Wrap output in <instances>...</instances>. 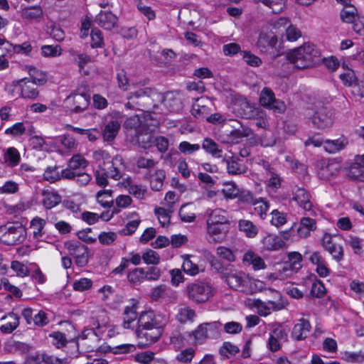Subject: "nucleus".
I'll use <instances>...</instances> for the list:
<instances>
[{
    "instance_id": "nucleus-1",
    "label": "nucleus",
    "mask_w": 364,
    "mask_h": 364,
    "mask_svg": "<svg viewBox=\"0 0 364 364\" xmlns=\"http://www.w3.org/2000/svg\"><path fill=\"white\" fill-rule=\"evenodd\" d=\"M166 97L156 88L146 87L130 92L127 97V102L124 106L129 109L149 112L158 108L159 104H161Z\"/></svg>"
},
{
    "instance_id": "nucleus-2",
    "label": "nucleus",
    "mask_w": 364,
    "mask_h": 364,
    "mask_svg": "<svg viewBox=\"0 0 364 364\" xmlns=\"http://www.w3.org/2000/svg\"><path fill=\"white\" fill-rule=\"evenodd\" d=\"M228 286L236 291H240L247 294H252L257 291H261L264 285V282L250 278L244 272L230 268L225 276Z\"/></svg>"
},
{
    "instance_id": "nucleus-3",
    "label": "nucleus",
    "mask_w": 364,
    "mask_h": 364,
    "mask_svg": "<svg viewBox=\"0 0 364 364\" xmlns=\"http://www.w3.org/2000/svg\"><path fill=\"white\" fill-rule=\"evenodd\" d=\"M320 51L314 44L304 43L287 55L289 62L298 69H306L319 61Z\"/></svg>"
},
{
    "instance_id": "nucleus-4",
    "label": "nucleus",
    "mask_w": 364,
    "mask_h": 364,
    "mask_svg": "<svg viewBox=\"0 0 364 364\" xmlns=\"http://www.w3.org/2000/svg\"><path fill=\"white\" fill-rule=\"evenodd\" d=\"M219 322L203 323L190 333L188 336L193 338L195 344H203L207 339H215L220 336Z\"/></svg>"
},
{
    "instance_id": "nucleus-5",
    "label": "nucleus",
    "mask_w": 364,
    "mask_h": 364,
    "mask_svg": "<svg viewBox=\"0 0 364 364\" xmlns=\"http://www.w3.org/2000/svg\"><path fill=\"white\" fill-rule=\"evenodd\" d=\"M186 290L189 299L198 304L207 301L212 296V287L202 282L188 284Z\"/></svg>"
},
{
    "instance_id": "nucleus-6",
    "label": "nucleus",
    "mask_w": 364,
    "mask_h": 364,
    "mask_svg": "<svg viewBox=\"0 0 364 364\" xmlns=\"http://www.w3.org/2000/svg\"><path fill=\"white\" fill-rule=\"evenodd\" d=\"M0 240L6 245H15L23 242L26 230L22 225H12L1 229Z\"/></svg>"
},
{
    "instance_id": "nucleus-7",
    "label": "nucleus",
    "mask_w": 364,
    "mask_h": 364,
    "mask_svg": "<svg viewBox=\"0 0 364 364\" xmlns=\"http://www.w3.org/2000/svg\"><path fill=\"white\" fill-rule=\"evenodd\" d=\"M65 107L71 112L80 113L85 111L90 103V95L86 92H72L65 100Z\"/></svg>"
},
{
    "instance_id": "nucleus-8",
    "label": "nucleus",
    "mask_w": 364,
    "mask_h": 364,
    "mask_svg": "<svg viewBox=\"0 0 364 364\" xmlns=\"http://www.w3.org/2000/svg\"><path fill=\"white\" fill-rule=\"evenodd\" d=\"M70 255L75 259L78 267H85L88 262V247L78 241H67L64 243Z\"/></svg>"
},
{
    "instance_id": "nucleus-9",
    "label": "nucleus",
    "mask_w": 364,
    "mask_h": 364,
    "mask_svg": "<svg viewBox=\"0 0 364 364\" xmlns=\"http://www.w3.org/2000/svg\"><path fill=\"white\" fill-rule=\"evenodd\" d=\"M310 120L314 127L325 130L333 124V112L327 107H322L315 112Z\"/></svg>"
},
{
    "instance_id": "nucleus-10",
    "label": "nucleus",
    "mask_w": 364,
    "mask_h": 364,
    "mask_svg": "<svg viewBox=\"0 0 364 364\" xmlns=\"http://www.w3.org/2000/svg\"><path fill=\"white\" fill-rule=\"evenodd\" d=\"M277 43V37L272 33H261L257 41V46L261 52L269 53L276 58L279 55Z\"/></svg>"
},
{
    "instance_id": "nucleus-11",
    "label": "nucleus",
    "mask_w": 364,
    "mask_h": 364,
    "mask_svg": "<svg viewBox=\"0 0 364 364\" xmlns=\"http://www.w3.org/2000/svg\"><path fill=\"white\" fill-rule=\"evenodd\" d=\"M163 331V325H160L138 328L136 331V333L139 339H144V341H141V345L149 346L159 339L162 335Z\"/></svg>"
},
{
    "instance_id": "nucleus-12",
    "label": "nucleus",
    "mask_w": 364,
    "mask_h": 364,
    "mask_svg": "<svg viewBox=\"0 0 364 364\" xmlns=\"http://www.w3.org/2000/svg\"><path fill=\"white\" fill-rule=\"evenodd\" d=\"M259 102L261 105L270 109H274L279 112H282L286 109L285 104L275 98L274 93L269 87H264L259 95Z\"/></svg>"
},
{
    "instance_id": "nucleus-13",
    "label": "nucleus",
    "mask_w": 364,
    "mask_h": 364,
    "mask_svg": "<svg viewBox=\"0 0 364 364\" xmlns=\"http://www.w3.org/2000/svg\"><path fill=\"white\" fill-rule=\"evenodd\" d=\"M37 85V84L31 82V80L25 77L18 80L13 81L11 86L14 87V88L9 92H13L15 89L20 87L21 95L22 97L34 100L39 94Z\"/></svg>"
},
{
    "instance_id": "nucleus-14",
    "label": "nucleus",
    "mask_w": 364,
    "mask_h": 364,
    "mask_svg": "<svg viewBox=\"0 0 364 364\" xmlns=\"http://www.w3.org/2000/svg\"><path fill=\"white\" fill-rule=\"evenodd\" d=\"M229 229V224L216 225L207 223V231L209 235L208 241L214 243L223 242L225 239Z\"/></svg>"
},
{
    "instance_id": "nucleus-15",
    "label": "nucleus",
    "mask_w": 364,
    "mask_h": 364,
    "mask_svg": "<svg viewBox=\"0 0 364 364\" xmlns=\"http://www.w3.org/2000/svg\"><path fill=\"white\" fill-rule=\"evenodd\" d=\"M117 17L108 11H100V12L96 16L95 22L107 30H112L117 23Z\"/></svg>"
},
{
    "instance_id": "nucleus-16",
    "label": "nucleus",
    "mask_w": 364,
    "mask_h": 364,
    "mask_svg": "<svg viewBox=\"0 0 364 364\" xmlns=\"http://www.w3.org/2000/svg\"><path fill=\"white\" fill-rule=\"evenodd\" d=\"M348 176L353 180L364 181V154L357 156L349 168Z\"/></svg>"
},
{
    "instance_id": "nucleus-17",
    "label": "nucleus",
    "mask_w": 364,
    "mask_h": 364,
    "mask_svg": "<svg viewBox=\"0 0 364 364\" xmlns=\"http://www.w3.org/2000/svg\"><path fill=\"white\" fill-rule=\"evenodd\" d=\"M309 321L304 318H301L299 323H296L291 331V336L296 341L304 340L311 330Z\"/></svg>"
},
{
    "instance_id": "nucleus-18",
    "label": "nucleus",
    "mask_w": 364,
    "mask_h": 364,
    "mask_svg": "<svg viewBox=\"0 0 364 364\" xmlns=\"http://www.w3.org/2000/svg\"><path fill=\"white\" fill-rule=\"evenodd\" d=\"M256 304L259 309H260V315L267 316L270 314V311H279L285 308L287 303L282 300L278 301H268L267 302H263L260 300L256 301Z\"/></svg>"
},
{
    "instance_id": "nucleus-19",
    "label": "nucleus",
    "mask_w": 364,
    "mask_h": 364,
    "mask_svg": "<svg viewBox=\"0 0 364 364\" xmlns=\"http://www.w3.org/2000/svg\"><path fill=\"white\" fill-rule=\"evenodd\" d=\"M227 164V171L229 174L237 175L245 173L247 171V166L240 159L234 156L225 158L223 160Z\"/></svg>"
},
{
    "instance_id": "nucleus-20",
    "label": "nucleus",
    "mask_w": 364,
    "mask_h": 364,
    "mask_svg": "<svg viewBox=\"0 0 364 364\" xmlns=\"http://www.w3.org/2000/svg\"><path fill=\"white\" fill-rule=\"evenodd\" d=\"M294 199L300 207L305 210H310L312 203L310 201L309 193L303 188H296L294 191Z\"/></svg>"
},
{
    "instance_id": "nucleus-21",
    "label": "nucleus",
    "mask_w": 364,
    "mask_h": 364,
    "mask_svg": "<svg viewBox=\"0 0 364 364\" xmlns=\"http://www.w3.org/2000/svg\"><path fill=\"white\" fill-rule=\"evenodd\" d=\"M30 346L23 342L16 341L13 338L8 339L4 344V350L8 353H26Z\"/></svg>"
},
{
    "instance_id": "nucleus-22",
    "label": "nucleus",
    "mask_w": 364,
    "mask_h": 364,
    "mask_svg": "<svg viewBox=\"0 0 364 364\" xmlns=\"http://www.w3.org/2000/svg\"><path fill=\"white\" fill-rule=\"evenodd\" d=\"M162 325L158 321L152 311H146L141 313L138 319V328L156 326Z\"/></svg>"
},
{
    "instance_id": "nucleus-23",
    "label": "nucleus",
    "mask_w": 364,
    "mask_h": 364,
    "mask_svg": "<svg viewBox=\"0 0 364 364\" xmlns=\"http://www.w3.org/2000/svg\"><path fill=\"white\" fill-rule=\"evenodd\" d=\"M264 247L268 250H278L285 245L284 240L279 236L269 234L262 240Z\"/></svg>"
},
{
    "instance_id": "nucleus-24",
    "label": "nucleus",
    "mask_w": 364,
    "mask_h": 364,
    "mask_svg": "<svg viewBox=\"0 0 364 364\" xmlns=\"http://www.w3.org/2000/svg\"><path fill=\"white\" fill-rule=\"evenodd\" d=\"M9 319V321L0 327V331L3 333H11L19 325V317L17 314L10 312L7 315L4 316L1 320Z\"/></svg>"
},
{
    "instance_id": "nucleus-25",
    "label": "nucleus",
    "mask_w": 364,
    "mask_h": 364,
    "mask_svg": "<svg viewBox=\"0 0 364 364\" xmlns=\"http://www.w3.org/2000/svg\"><path fill=\"white\" fill-rule=\"evenodd\" d=\"M120 123L117 120H112L107 124L103 130V139L106 141H113L120 129Z\"/></svg>"
},
{
    "instance_id": "nucleus-26",
    "label": "nucleus",
    "mask_w": 364,
    "mask_h": 364,
    "mask_svg": "<svg viewBox=\"0 0 364 364\" xmlns=\"http://www.w3.org/2000/svg\"><path fill=\"white\" fill-rule=\"evenodd\" d=\"M33 360L36 364H65L66 363V358L60 359L46 353H38L33 357Z\"/></svg>"
},
{
    "instance_id": "nucleus-27",
    "label": "nucleus",
    "mask_w": 364,
    "mask_h": 364,
    "mask_svg": "<svg viewBox=\"0 0 364 364\" xmlns=\"http://www.w3.org/2000/svg\"><path fill=\"white\" fill-rule=\"evenodd\" d=\"M202 148L214 157L220 158L222 156L223 150L220 149L219 145L210 138L203 139Z\"/></svg>"
},
{
    "instance_id": "nucleus-28",
    "label": "nucleus",
    "mask_w": 364,
    "mask_h": 364,
    "mask_svg": "<svg viewBox=\"0 0 364 364\" xmlns=\"http://www.w3.org/2000/svg\"><path fill=\"white\" fill-rule=\"evenodd\" d=\"M226 215V211L222 209H215L210 213L207 220V223H215L216 225H230V221Z\"/></svg>"
},
{
    "instance_id": "nucleus-29",
    "label": "nucleus",
    "mask_w": 364,
    "mask_h": 364,
    "mask_svg": "<svg viewBox=\"0 0 364 364\" xmlns=\"http://www.w3.org/2000/svg\"><path fill=\"white\" fill-rule=\"evenodd\" d=\"M43 204L47 209H51L61 202V197L56 192L43 191Z\"/></svg>"
},
{
    "instance_id": "nucleus-30",
    "label": "nucleus",
    "mask_w": 364,
    "mask_h": 364,
    "mask_svg": "<svg viewBox=\"0 0 364 364\" xmlns=\"http://www.w3.org/2000/svg\"><path fill=\"white\" fill-rule=\"evenodd\" d=\"M21 16L29 21L38 20L43 16V10L40 6L27 7L22 10Z\"/></svg>"
},
{
    "instance_id": "nucleus-31",
    "label": "nucleus",
    "mask_w": 364,
    "mask_h": 364,
    "mask_svg": "<svg viewBox=\"0 0 364 364\" xmlns=\"http://www.w3.org/2000/svg\"><path fill=\"white\" fill-rule=\"evenodd\" d=\"M136 141L138 145L143 149H149L154 144V137L148 132H137L136 134Z\"/></svg>"
},
{
    "instance_id": "nucleus-32",
    "label": "nucleus",
    "mask_w": 364,
    "mask_h": 364,
    "mask_svg": "<svg viewBox=\"0 0 364 364\" xmlns=\"http://www.w3.org/2000/svg\"><path fill=\"white\" fill-rule=\"evenodd\" d=\"M208 262L211 266V267L219 274H221L223 276H225V274L228 273L229 269L232 267V265L228 264L225 265L220 259L217 258L215 256L211 255L208 258Z\"/></svg>"
},
{
    "instance_id": "nucleus-33",
    "label": "nucleus",
    "mask_w": 364,
    "mask_h": 364,
    "mask_svg": "<svg viewBox=\"0 0 364 364\" xmlns=\"http://www.w3.org/2000/svg\"><path fill=\"white\" fill-rule=\"evenodd\" d=\"M195 317V311L188 306L181 308L176 315V318L181 323L193 322Z\"/></svg>"
},
{
    "instance_id": "nucleus-34",
    "label": "nucleus",
    "mask_w": 364,
    "mask_h": 364,
    "mask_svg": "<svg viewBox=\"0 0 364 364\" xmlns=\"http://www.w3.org/2000/svg\"><path fill=\"white\" fill-rule=\"evenodd\" d=\"M235 122L240 124V127L235 128L230 132V136L232 140L237 141L240 139L247 137L252 134V131L250 128L243 126L240 122Z\"/></svg>"
},
{
    "instance_id": "nucleus-35",
    "label": "nucleus",
    "mask_w": 364,
    "mask_h": 364,
    "mask_svg": "<svg viewBox=\"0 0 364 364\" xmlns=\"http://www.w3.org/2000/svg\"><path fill=\"white\" fill-rule=\"evenodd\" d=\"M239 228L241 231L245 232L249 237H254L258 233V229L252 222L246 220H241L239 222Z\"/></svg>"
},
{
    "instance_id": "nucleus-36",
    "label": "nucleus",
    "mask_w": 364,
    "mask_h": 364,
    "mask_svg": "<svg viewBox=\"0 0 364 364\" xmlns=\"http://www.w3.org/2000/svg\"><path fill=\"white\" fill-rule=\"evenodd\" d=\"M289 331L290 328L288 326L282 323H275L273 326L271 334L280 341H287Z\"/></svg>"
},
{
    "instance_id": "nucleus-37",
    "label": "nucleus",
    "mask_w": 364,
    "mask_h": 364,
    "mask_svg": "<svg viewBox=\"0 0 364 364\" xmlns=\"http://www.w3.org/2000/svg\"><path fill=\"white\" fill-rule=\"evenodd\" d=\"M166 178L164 170L159 169L155 172L154 177L151 179V188L155 191H159L163 187V182Z\"/></svg>"
},
{
    "instance_id": "nucleus-38",
    "label": "nucleus",
    "mask_w": 364,
    "mask_h": 364,
    "mask_svg": "<svg viewBox=\"0 0 364 364\" xmlns=\"http://www.w3.org/2000/svg\"><path fill=\"white\" fill-rule=\"evenodd\" d=\"M347 143L346 139L326 140L324 148L326 151L334 153L343 149Z\"/></svg>"
},
{
    "instance_id": "nucleus-39",
    "label": "nucleus",
    "mask_w": 364,
    "mask_h": 364,
    "mask_svg": "<svg viewBox=\"0 0 364 364\" xmlns=\"http://www.w3.org/2000/svg\"><path fill=\"white\" fill-rule=\"evenodd\" d=\"M240 55H242L244 61L249 66L257 68L259 67L262 63V60H261V58L255 55V54L252 53L250 51H240Z\"/></svg>"
},
{
    "instance_id": "nucleus-40",
    "label": "nucleus",
    "mask_w": 364,
    "mask_h": 364,
    "mask_svg": "<svg viewBox=\"0 0 364 364\" xmlns=\"http://www.w3.org/2000/svg\"><path fill=\"white\" fill-rule=\"evenodd\" d=\"M243 259L252 264L255 269H261L265 267L264 260L252 252L245 253Z\"/></svg>"
},
{
    "instance_id": "nucleus-41",
    "label": "nucleus",
    "mask_w": 364,
    "mask_h": 364,
    "mask_svg": "<svg viewBox=\"0 0 364 364\" xmlns=\"http://www.w3.org/2000/svg\"><path fill=\"white\" fill-rule=\"evenodd\" d=\"M163 95L164 97H167L161 103H164V105L170 109V111L176 112L181 108L180 99L174 97L172 92H167L166 94H163Z\"/></svg>"
},
{
    "instance_id": "nucleus-42",
    "label": "nucleus",
    "mask_w": 364,
    "mask_h": 364,
    "mask_svg": "<svg viewBox=\"0 0 364 364\" xmlns=\"http://www.w3.org/2000/svg\"><path fill=\"white\" fill-rule=\"evenodd\" d=\"M210 109L205 105H201L199 103H194L191 108V114L200 119H207L209 114Z\"/></svg>"
},
{
    "instance_id": "nucleus-43",
    "label": "nucleus",
    "mask_w": 364,
    "mask_h": 364,
    "mask_svg": "<svg viewBox=\"0 0 364 364\" xmlns=\"http://www.w3.org/2000/svg\"><path fill=\"white\" fill-rule=\"evenodd\" d=\"M358 16L357 14V9L355 6L351 4L346 6V9H343L341 11V18L343 22L350 23L353 21V20Z\"/></svg>"
},
{
    "instance_id": "nucleus-44",
    "label": "nucleus",
    "mask_w": 364,
    "mask_h": 364,
    "mask_svg": "<svg viewBox=\"0 0 364 364\" xmlns=\"http://www.w3.org/2000/svg\"><path fill=\"white\" fill-rule=\"evenodd\" d=\"M240 352V348L230 342H224L219 350L221 355L226 358L234 356Z\"/></svg>"
},
{
    "instance_id": "nucleus-45",
    "label": "nucleus",
    "mask_w": 364,
    "mask_h": 364,
    "mask_svg": "<svg viewBox=\"0 0 364 364\" xmlns=\"http://www.w3.org/2000/svg\"><path fill=\"white\" fill-rule=\"evenodd\" d=\"M5 161L11 166H16L20 161V154L14 147H10L5 154Z\"/></svg>"
},
{
    "instance_id": "nucleus-46",
    "label": "nucleus",
    "mask_w": 364,
    "mask_h": 364,
    "mask_svg": "<svg viewBox=\"0 0 364 364\" xmlns=\"http://www.w3.org/2000/svg\"><path fill=\"white\" fill-rule=\"evenodd\" d=\"M314 230H309L308 228H305L301 225H294L290 228L289 232H283V237L287 240L292 235L293 232L296 231L300 237H306L309 236L310 232Z\"/></svg>"
},
{
    "instance_id": "nucleus-47",
    "label": "nucleus",
    "mask_w": 364,
    "mask_h": 364,
    "mask_svg": "<svg viewBox=\"0 0 364 364\" xmlns=\"http://www.w3.org/2000/svg\"><path fill=\"white\" fill-rule=\"evenodd\" d=\"M45 225L46 220L38 217L31 220V228L33 229V237L36 239H39L42 236Z\"/></svg>"
},
{
    "instance_id": "nucleus-48",
    "label": "nucleus",
    "mask_w": 364,
    "mask_h": 364,
    "mask_svg": "<svg viewBox=\"0 0 364 364\" xmlns=\"http://www.w3.org/2000/svg\"><path fill=\"white\" fill-rule=\"evenodd\" d=\"M182 257L183 258V270L192 276L197 274L198 273V267L190 259V256L183 255Z\"/></svg>"
},
{
    "instance_id": "nucleus-49",
    "label": "nucleus",
    "mask_w": 364,
    "mask_h": 364,
    "mask_svg": "<svg viewBox=\"0 0 364 364\" xmlns=\"http://www.w3.org/2000/svg\"><path fill=\"white\" fill-rule=\"evenodd\" d=\"M90 36L92 40V48H102L104 46L102 32L99 28H92L90 33Z\"/></svg>"
},
{
    "instance_id": "nucleus-50",
    "label": "nucleus",
    "mask_w": 364,
    "mask_h": 364,
    "mask_svg": "<svg viewBox=\"0 0 364 364\" xmlns=\"http://www.w3.org/2000/svg\"><path fill=\"white\" fill-rule=\"evenodd\" d=\"M41 53L45 57H57L61 55L62 49L58 45H45L41 47Z\"/></svg>"
},
{
    "instance_id": "nucleus-51",
    "label": "nucleus",
    "mask_w": 364,
    "mask_h": 364,
    "mask_svg": "<svg viewBox=\"0 0 364 364\" xmlns=\"http://www.w3.org/2000/svg\"><path fill=\"white\" fill-rule=\"evenodd\" d=\"M29 75L32 80L31 82L36 83L38 85H43L47 82L46 75L42 72L38 71L36 68H32L28 70Z\"/></svg>"
},
{
    "instance_id": "nucleus-52",
    "label": "nucleus",
    "mask_w": 364,
    "mask_h": 364,
    "mask_svg": "<svg viewBox=\"0 0 364 364\" xmlns=\"http://www.w3.org/2000/svg\"><path fill=\"white\" fill-rule=\"evenodd\" d=\"M127 278L133 284H139L145 279L144 269L143 268H135L128 274Z\"/></svg>"
},
{
    "instance_id": "nucleus-53",
    "label": "nucleus",
    "mask_w": 364,
    "mask_h": 364,
    "mask_svg": "<svg viewBox=\"0 0 364 364\" xmlns=\"http://www.w3.org/2000/svg\"><path fill=\"white\" fill-rule=\"evenodd\" d=\"M58 169V167L56 166L48 167L44 171L43 178L50 183L60 180V175Z\"/></svg>"
},
{
    "instance_id": "nucleus-54",
    "label": "nucleus",
    "mask_w": 364,
    "mask_h": 364,
    "mask_svg": "<svg viewBox=\"0 0 364 364\" xmlns=\"http://www.w3.org/2000/svg\"><path fill=\"white\" fill-rule=\"evenodd\" d=\"M217 255L228 262H233L235 261V255L233 252L225 247L220 246L217 248Z\"/></svg>"
},
{
    "instance_id": "nucleus-55",
    "label": "nucleus",
    "mask_w": 364,
    "mask_h": 364,
    "mask_svg": "<svg viewBox=\"0 0 364 364\" xmlns=\"http://www.w3.org/2000/svg\"><path fill=\"white\" fill-rule=\"evenodd\" d=\"M225 187L223 189V193L226 198H235L238 196L240 189L233 182L225 183Z\"/></svg>"
},
{
    "instance_id": "nucleus-56",
    "label": "nucleus",
    "mask_w": 364,
    "mask_h": 364,
    "mask_svg": "<svg viewBox=\"0 0 364 364\" xmlns=\"http://www.w3.org/2000/svg\"><path fill=\"white\" fill-rule=\"evenodd\" d=\"M136 3L138 10L149 21L155 18V12L150 6H146L141 0H136Z\"/></svg>"
},
{
    "instance_id": "nucleus-57",
    "label": "nucleus",
    "mask_w": 364,
    "mask_h": 364,
    "mask_svg": "<svg viewBox=\"0 0 364 364\" xmlns=\"http://www.w3.org/2000/svg\"><path fill=\"white\" fill-rule=\"evenodd\" d=\"M88 164V162L81 155H74L68 163V166L73 170H75L80 168H85Z\"/></svg>"
},
{
    "instance_id": "nucleus-58",
    "label": "nucleus",
    "mask_w": 364,
    "mask_h": 364,
    "mask_svg": "<svg viewBox=\"0 0 364 364\" xmlns=\"http://www.w3.org/2000/svg\"><path fill=\"white\" fill-rule=\"evenodd\" d=\"M288 259L290 264L293 266V271L296 272L301 268V262L302 260L301 255L298 252H291L288 254Z\"/></svg>"
},
{
    "instance_id": "nucleus-59",
    "label": "nucleus",
    "mask_w": 364,
    "mask_h": 364,
    "mask_svg": "<svg viewBox=\"0 0 364 364\" xmlns=\"http://www.w3.org/2000/svg\"><path fill=\"white\" fill-rule=\"evenodd\" d=\"M196 351L192 348H186L181 351L176 355V360L181 363H191L195 355Z\"/></svg>"
},
{
    "instance_id": "nucleus-60",
    "label": "nucleus",
    "mask_w": 364,
    "mask_h": 364,
    "mask_svg": "<svg viewBox=\"0 0 364 364\" xmlns=\"http://www.w3.org/2000/svg\"><path fill=\"white\" fill-rule=\"evenodd\" d=\"M104 168H106V173H107L110 178L114 180H119L121 178L122 175L118 168L115 166L114 161L104 162Z\"/></svg>"
},
{
    "instance_id": "nucleus-61",
    "label": "nucleus",
    "mask_w": 364,
    "mask_h": 364,
    "mask_svg": "<svg viewBox=\"0 0 364 364\" xmlns=\"http://www.w3.org/2000/svg\"><path fill=\"white\" fill-rule=\"evenodd\" d=\"M140 223H141L140 219H135L132 221H129V223H127V225H125V227L124 228H122V230H120L119 231V233L121 235H132L136 231L137 228L139 227Z\"/></svg>"
},
{
    "instance_id": "nucleus-62",
    "label": "nucleus",
    "mask_w": 364,
    "mask_h": 364,
    "mask_svg": "<svg viewBox=\"0 0 364 364\" xmlns=\"http://www.w3.org/2000/svg\"><path fill=\"white\" fill-rule=\"evenodd\" d=\"M137 301L132 299V304L125 307L124 314V318L129 319V321H135L137 317Z\"/></svg>"
},
{
    "instance_id": "nucleus-63",
    "label": "nucleus",
    "mask_w": 364,
    "mask_h": 364,
    "mask_svg": "<svg viewBox=\"0 0 364 364\" xmlns=\"http://www.w3.org/2000/svg\"><path fill=\"white\" fill-rule=\"evenodd\" d=\"M108 177L105 168L100 166V169L95 171V181L99 186L105 187L108 184Z\"/></svg>"
},
{
    "instance_id": "nucleus-64",
    "label": "nucleus",
    "mask_w": 364,
    "mask_h": 364,
    "mask_svg": "<svg viewBox=\"0 0 364 364\" xmlns=\"http://www.w3.org/2000/svg\"><path fill=\"white\" fill-rule=\"evenodd\" d=\"M341 80L346 86H350L356 80L354 71L350 68H346V71L339 75Z\"/></svg>"
}]
</instances>
